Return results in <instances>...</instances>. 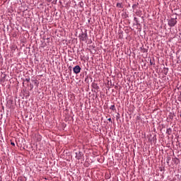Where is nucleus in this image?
Here are the masks:
<instances>
[{
    "label": "nucleus",
    "mask_w": 181,
    "mask_h": 181,
    "mask_svg": "<svg viewBox=\"0 0 181 181\" xmlns=\"http://www.w3.org/2000/svg\"><path fill=\"white\" fill-rule=\"evenodd\" d=\"M79 39L82 42H86L87 40V32L82 33L79 36Z\"/></svg>",
    "instance_id": "nucleus-1"
},
{
    "label": "nucleus",
    "mask_w": 181,
    "mask_h": 181,
    "mask_svg": "<svg viewBox=\"0 0 181 181\" xmlns=\"http://www.w3.org/2000/svg\"><path fill=\"white\" fill-rule=\"evenodd\" d=\"M177 23V21H176V18H171L168 21V25L172 28L175 26Z\"/></svg>",
    "instance_id": "nucleus-2"
},
{
    "label": "nucleus",
    "mask_w": 181,
    "mask_h": 181,
    "mask_svg": "<svg viewBox=\"0 0 181 181\" xmlns=\"http://www.w3.org/2000/svg\"><path fill=\"white\" fill-rule=\"evenodd\" d=\"M73 71L74 73H75V74H78V73L81 71V67H80V66L78 65H76L74 67Z\"/></svg>",
    "instance_id": "nucleus-3"
},
{
    "label": "nucleus",
    "mask_w": 181,
    "mask_h": 181,
    "mask_svg": "<svg viewBox=\"0 0 181 181\" xmlns=\"http://www.w3.org/2000/svg\"><path fill=\"white\" fill-rule=\"evenodd\" d=\"M92 87L93 88H94L95 90H98L100 88V87L98 86V85H97V83H92Z\"/></svg>",
    "instance_id": "nucleus-4"
},
{
    "label": "nucleus",
    "mask_w": 181,
    "mask_h": 181,
    "mask_svg": "<svg viewBox=\"0 0 181 181\" xmlns=\"http://www.w3.org/2000/svg\"><path fill=\"white\" fill-rule=\"evenodd\" d=\"M117 8H122V4H121V3H117Z\"/></svg>",
    "instance_id": "nucleus-5"
},
{
    "label": "nucleus",
    "mask_w": 181,
    "mask_h": 181,
    "mask_svg": "<svg viewBox=\"0 0 181 181\" xmlns=\"http://www.w3.org/2000/svg\"><path fill=\"white\" fill-rule=\"evenodd\" d=\"M110 110H112L114 111V110H115V105H111Z\"/></svg>",
    "instance_id": "nucleus-6"
},
{
    "label": "nucleus",
    "mask_w": 181,
    "mask_h": 181,
    "mask_svg": "<svg viewBox=\"0 0 181 181\" xmlns=\"http://www.w3.org/2000/svg\"><path fill=\"white\" fill-rule=\"evenodd\" d=\"M25 81H28V83H29V81H30V78H25Z\"/></svg>",
    "instance_id": "nucleus-7"
},
{
    "label": "nucleus",
    "mask_w": 181,
    "mask_h": 181,
    "mask_svg": "<svg viewBox=\"0 0 181 181\" xmlns=\"http://www.w3.org/2000/svg\"><path fill=\"white\" fill-rule=\"evenodd\" d=\"M107 121H109L110 122H112V120L111 119V118L107 119Z\"/></svg>",
    "instance_id": "nucleus-8"
},
{
    "label": "nucleus",
    "mask_w": 181,
    "mask_h": 181,
    "mask_svg": "<svg viewBox=\"0 0 181 181\" xmlns=\"http://www.w3.org/2000/svg\"><path fill=\"white\" fill-rule=\"evenodd\" d=\"M170 131H171V129H167V134H169Z\"/></svg>",
    "instance_id": "nucleus-9"
},
{
    "label": "nucleus",
    "mask_w": 181,
    "mask_h": 181,
    "mask_svg": "<svg viewBox=\"0 0 181 181\" xmlns=\"http://www.w3.org/2000/svg\"><path fill=\"white\" fill-rule=\"evenodd\" d=\"M11 145H12L13 146H15V143L11 142Z\"/></svg>",
    "instance_id": "nucleus-10"
},
{
    "label": "nucleus",
    "mask_w": 181,
    "mask_h": 181,
    "mask_svg": "<svg viewBox=\"0 0 181 181\" xmlns=\"http://www.w3.org/2000/svg\"><path fill=\"white\" fill-rule=\"evenodd\" d=\"M52 0H48L49 2H51Z\"/></svg>",
    "instance_id": "nucleus-11"
}]
</instances>
